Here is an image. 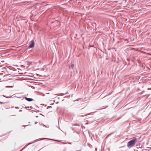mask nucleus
I'll return each instance as SVG.
<instances>
[{
  "mask_svg": "<svg viewBox=\"0 0 151 151\" xmlns=\"http://www.w3.org/2000/svg\"><path fill=\"white\" fill-rule=\"evenodd\" d=\"M135 140H132L129 141L128 144V146L129 147H131L134 145L135 143Z\"/></svg>",
  "mask_w": 151,
  "mask_h": 151,
  "instance_id": "nucleus-1",
  "label": "nucleus"
},
{
  "mask_svg": "<svg viewBox=\"0 0 151 151\" xmlns=\"http://www.w3.org/2000/svg\"><path fill=\"white\" fill-rule=\"evenodd\" d=\"M74 64H72L71 65V66L70 67V68H73L74 66Z\"/></svg>",
  "mask_w": 151,
  "mask_h": 151,
  "instance_id": "nucleus-4",
  "label": "nucleus"
},
{
  "mask_svg": "<svg viewBox=\"0 0 151 151\" xmlns=\"http://www.w3.org/2000/svg\"><path fill=\"white\" fill-rule=\"evenodd\" d=\"M26 99L27 100V101H31L33 100L32 99H30V98H26Z\"/></svg>",
  "mask_w": 151,
  "mask_h": 151,
  "instance_id": "nucleus-3",
  "label": "nucleus"
},
{
  "mask_svg": "<svg viewBox=\"0 0 151 151\" xmlns=\"http://www.w3.org/2000/svg\"><path fill=\"white\" fill-rule=\"evenodd\" d=\"M34 42L33 40H32L31 41V43L30 44L29 47L30 48H32L34 47Z\"/></svg>",
  "mask_w": 151,
  "mask_h": 151,
  "instance_id": "nucleus-2",
  "label": "nucleus"
}]
</instances>
